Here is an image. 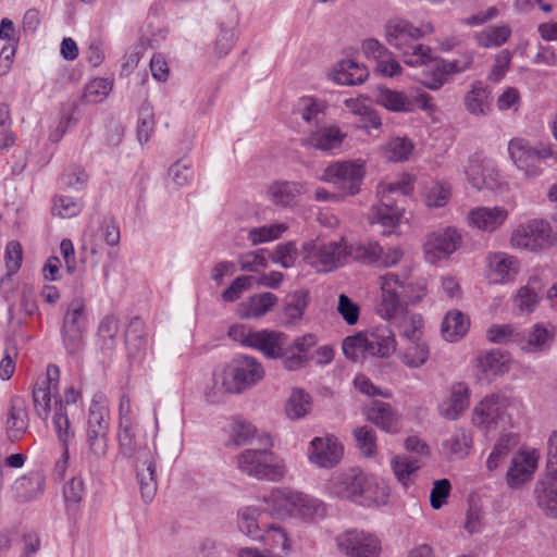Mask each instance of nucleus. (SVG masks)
I'll return each instance as SVG.
<instances>
[{"mask_svg": "<svg viewBox=\"0 0 557 557\" xmlns=\"http://www.w3.org/2000/svg\"><path fill=\"white\" fill-rule=\"evenodd\" d=\"M61 371L55 364H49L46 373L38 376L33 387V404L38 418L50 419L52 430L62 447V454L55 461L54 473L63 479L69 467V446L75 438V418L83 410L82 392L75 386H67L59 393Z\"/></svg>", "mask_w": 557, "mask_h": 557, "instance_id": "f257e3e1", "label": "nucleus"}, {"mask_svg": "<svg viewBox=\"0 0 557 557\" xmlns=\"http://www.w3.org/2000/svg\"><path fill=\"white\" fill-rule=\"evenodd\" d=\"M331 488L337 497L368 507L384 505L389 495L388 487L383 482L361 471L336 476Z\"/></svg>", "mask_w": 557, "mask_h": 557, "instance_id": "f03ea898", "label": "nucleus"}, {"mask_svg": "<svg viewBox=\"0 0 557 557\" xmlns=\"http://www.w3.org/2000/svg\"><path fill=\"white\" fill-rule=\"evenodd\" d=\"M262 500L268 505L267 510L275 518L314 519L325 515L321 500L288 487L274 488Z\"/></svg>", "mask_w": 557, "mask_h": 557, "instance_id": "7ed1b4c3", "label": "nucleus"}, {"mask_svg": "<svg viewBox=\"0 0 557 557\" xmlns=\"http://www.w3.org/2000/svg\"><path fill=\"white\" fill-rule=\"evenodd\" d=\"M396 347L395 335L387 325L358 332L343 341V352L352 361L366 357L388 358L396 351Z\"/></svg>", "mask_w": 557, "mask_h": 557, "instance_id": "20e7f679", "label": "nucleus"}, {"mask_svg": "<svg viewBox=\"0 0 557 557\" xmlns=\"http://www.w3.org/2000/svg\"><path fill=\"white\" fill-rule=\"evenodd\" d=\"M263 448H248L236 458L237 468L248 476L257 480L280 481L286 473L284 461L272 451L273 442L270 435L261 437Z\"/></svg>", "mask_w": 557, "mask_h": 557, "instance_id": "39448f33", "label": "nucleus"}, {"mask_svg": "<svg viewBox=\"0 0 557 557\" xmlns=\"http://www.w3.org/2000/svg\"><path fill=\"white\" fill-rule=\"evenodd\" d=\"M508 153L515 166L525 177H537L545 166L557 164V150L550 143H541L532 147L523 138H512L508 143Z\"/></svg>", "mask_w": 557, "mask_h": 557, "instance_id": "423d86ee", "label": "nucleus"}, {"mask_svg": "<svg viewBox=\"0 0 557 557\" xmlns=\"http://www.w3.org/2000/svg\"><path fill=\"white\" fill-rule=\"evenodd\" d=\"M264 376L262 364L249 356L235 357L220 373L214 374V385L228 394H239Z\"/></svg>", "mask_w": 557, "mask_h": 557, "instance_id": "0eeeda50", "label": "nucleus"}, {"mask_svg": "<svg viewBox=\"0 0 557 557\" xmlns=\"http://www.w3.org/2000/svg\"><path fill=\"white\" fill-rule=\"evenodd\" d=\"M510 405V399L504 395L485 396L472 410V424L485 433L510 429L512 426V417L508 411Z\"/></svg>", "mask_w": 557, "mask_h": 557, "instance_id": "6e6552de", "label": "nucleus"}, {"mask_svg": "<svg viewBox=\"0 0 557 557\" xmlns=\"http://www.w3.org/2000/svg\"><path fill=\"white\" fill-rule=\"evenodd\" d=\"M557 243V234L544 219H531L518 224L511 232L510 245L515 249L542 252Z\"/></svg>", "mask_w": 557, "mask_h": 557, "instance_id": "1a4fd4ad", "label": "nucleus"}, {"mask_svg": "<svg viewBox=\"0 0 557 557\" xmlns=\"http://www.w3.org/2000/svg\"><path fill=\"white\" fill-rule=\"evenodd\" d=\"M348 253L357 262L379 269L395 268L405 256L401 246H383L380 242L373 239L350 244Z\"/></svg>", "mask_w": 557, "mask_h": 557, "instance_id": "9d476101", "label": "nucleus"}, {"mask_svg": "<svg viewBox=\"0 0 557 557\" xmlns=\"http://www.w3.org/2000/svg\"><path fill=\"white\" fill-rule=\"evenodd\" d=\"M348 250L349 245L344 239L330 243L311 240L302 246V260L317 272H330L349 256Z\"/></svg>", "mask_w": 557, "mask_h": 557, "instance_id": "9b49d317", "label": "nucleus"}, {"mask_svg": "<svg viewBox=\"0 0 557 557\" xmlns=\"http://www.w3.org/2000/svg\"><path fill=\"white\" fill-rule=\"evenodd\" d=\"M366 176V162L361 159L336 161L324 170L322 181L336 186L341 196H355L361 189Z\"/></svg>", "mask_w": 557, "mask_h": 557, "instance_id": "f8f14e48", "label": "nucleus"}, {"mask_svg": "<svg viewBox=\"0 0 557 557\" xmlns=\"http://www.w3.org/2000/svg\"><path fill=\"white\" fill-rule=\"evenodd\" d=\"M380 298L376 306L377 314L387 321L395 320L405 312L404 284L405 274L386 272L377 277Z\"/></svg>", "mask_w": 557, "mask_h": 557, "instance_id": "ddd939ff", "label": "nucleus"}, {"mask_svg": "<svg viewBox=\"0 0 557 557\" xmlns=\"http://www.w3.org/2000/svg\"><path fill=\"white\" fill-rule=\"evenodd\" d=\"M336 546L346 557H379L382 542L374 533L350 529L336 537Z\"/></svg>", "mask_w": 557, "mask_h": 557, "instance_id": "4468645a", "label": "nucleus"}, {"mask_svg": "<svg viewBox=\"0 0 557 557\" xmlns=\"http://www.w3.org/2000/svg\"><path fill=\"white\" fill-rule=\"evenodd\" d=\"M462 243L461 232L453 226L435 230L426 235L423 253L426 262L435 264L451 256Z\"/></svg>", "mask_w": 557, "mask_h": 557, "instance_id": "2eb2a0df", "label": "nucleus"}, {"mask_svg": "<svg viewBox=\"0 0 557 557\" xmlns=\"http://www.w3.org/2000/svg\"><path fill=\"white\" fill-rule=\"evenodd\" d=\"M434 30L431 23H423L420 26L413 25L405 18H392L385 24V40L397 51L409 47L411 42H416L420 38L432 34Z\"/></svg>", "mask_w": 557, "mask_h": 557, "instance_id": "dca6fc26", "label": "nucleus"}, {"mask_svg": "<svg viewBox=\"0 0 557 557\" xmlns=\"http://www.w3.org/2000/svg\"><path fill=\"white\" fill-rule=\"evenodd\" d=\"M465 174L469 185L478 190H493L500 184L498 170L482 153L476 152L469 157L465 165Z\"/></svg>", "mask_w": 557, "mask_h": 557, "instance_id": "f3484780", "label": "nucleus"}, {"mask_svg": "<svg viewBox=\"0 0 557 557\" xmlns=\"http://www.w3.org/2000/svg\"><path fill=\"white\" fill-rule=\"evenodd\" d=\"M486 276L493 284L505 285L512 283L519 271L520 261L516 256L504 251H492L485 257Z\"/></svg>", "mask_w": 557, "mask_h": 557, "instance_id": "a211bd4d", "label": "nucleus"}, {"mask_svg": "<svg viewBox=\"0 0 557 557\" xmlns=\"http://www.w3.org/2000/svg\"><path fill=\"white\" fill-rule=\"evenodd\" d=\"M343 456V446L334 435L314 437L308 449L309 461L320 468L335 467Z\"/></svg>", "mask_w": 557, "mask_h": 557, "instance_id": "6ab92c4d", "label": "nucleus"}, {"mask_svg": "<svg viewBox=\"0 0 557 557\" xmlns=\"http://www.w3.org/2000/svg\"><path fill=\"white\" fill-rule=\"evenodd\" d=\"M509 216V211L500 206L476 207L469 211L468 225L485 233H494L500 228Z\"/></svg>", "mask_w": 557, "mask_h": 557, "instance_id": "aec40b11", "label": "nucleus"}, {"mask_svg": "<svg viewBox=\"0 0 557 557\" xmlns=\"http://www.w3.org/2000/svg\"><path fill=\"white\" fill-rule=\"evenodd\" d=\"M540 454L536 449H521L511 460L507 472V483L511 487L519 486L531 480L537 468Z\"/></svg>", "mask_w": 557, "mask_h": 557, "instance_id": "412c9836", "label": "nucleus"}, {"mask_svg": "<svg viewBox=\"0 0 557 557\" xmlns=\"http://www.w3.org/2000/svg\"><path fill=\"white\" fill-rule=\"evenodd\" d=\"M319 342L314 333H307L297 336L293 343L287 339L283 366L288 371L299 370L307 366L309 361L308 354L317 346Z\"/></svg>", "mask_w": 557, "mask_h": 557, "instance_id": "4be33fe9", "label": "nucleus"}, {"mask_svg": "<svg viewBox=\"0 0 557 557\" xmlns=\"http://www.w3.org/2000/svg\"><path fill=\"white\" fill-rule=\"evenodd\" d=\"M288 338L289 336L281 331L259 330L250 338L252 339L251 348L260 351L269 359L281 358L283 361Z\"/></svg>", "mask_w": 557, "mask_h": 557, "instance_id": "5701e85b", "label": "nucleus"}, {"mask_svg": "<svg viewBox=\"0 0 557 557\" xmlns=\"http://www.w3.org/2000/svg\"><path fill=\"white\" fill-rule=\"evenodd\" d=\"M470 388L465 382L454 383L447 397L438 405L440 414L450 421L457 420L469 407Z\"/></svg>", "mask_w": 557, "mask_h": 557, "instance_id": "b1692460", "label": "nucleus"}, {"mask_svg": "<svg viewBox=\"0 0 557 557\" xmlns=\"http://www.w3.org/2000/svg\"><path fill=\"white\" fill-rule=\"evenodd\" d=\"M374 102L393 113H412L416 110V101L403 90H396L386 86H376Z\"/></svg>", "mask_w": 557, "mask_h": 557, "instance_id": "393cba45", "label": "nucleus"}, {"mask_svg": "<svg viewBox=\"0 0 557 557\" xmlns=\"http://www.w3.org/2000/svg\"><path fill=\"white\" fill-rule=\"evenodd\" d=\"M404 213L405 210L396 205L395 198L379 199V203L370 210L369 222L381 225L384 233H391L400 224Z\"/></svg>", "mask_w": 557, "mask_h": 557, "instance_id": "a878e982", "label": "nucleus"}, {"mask_svg": "<svg viewBox=\"0 0 557 557\" xmlns=\"http://www.w3.org/2000/svg\"><path fill=\"white\" fill-rule=\"evenodd\" d=\"M0 40L5 41L0 49V76H4L12 69L20 41L17 29L8 17L0 22Z\"/></svg>", "mask_w": 557, "mask_h": 557, "instance_id": "bb28decb", "label": "nucleus"}, {"mask_svg": "<svg viewBox=\"0 0 557 557\" xmlns=\"http://www.w3.org/2000/svg\"><path fill=\"white\" fill-rule=\"evenodd\" d=\"M278 298L270 292L249 296L237 306V315L242 319H259L277 305Z\"/></svg>", "mask_w": 557, "mask_h": 557, "instance_id": "cd10ccee", "label": "nucleus"}, {"mask_svg": "<svg viewBox=\"0 0 557 557\" xmlns=\"http://www.w3.org/2000/svg\"><path fill=\"white\" fill-rule=\"evenodd\" d=\"M367 419L375 426L387 433H397L400 429L396 410L387 403L372 401L368 407Z\"/></svg>", "mask_w": 557, "mask_h": 557, "instance_id": "c85d7f7f", "label": "nucleus"}, {"mask_svg": "<svg viewBox=\"0 0 557 557\" xmlns=\"http://www.w3.org/2000/svg\"><path fill=\"white\" fill-rule=\"evenodd\" d=\"M545 283L540 275H532L524 286H521L513 297L515 307L524 314L534 311L541 299Z\"/></svg>", "mask_w": 557, "mask_h": 557, "instance_id": "c756f323", "label": "nucleus"}, {"mask_svg": "<svg viewBox=\"0 0 557 557\" xmlns=\"http://www.w3.org/2000/svg\"><path fill=\"white\" fill-rule=\"evenodd\" d=\"M478 369L482 374V379L492 381L510 370V360L508 355L499 350L486 351L478 357Z\"/></svg>", "mask_w": 557, "mask_h": 557, "instance_id": "7c9ffc66", "label": "nucleus"}, {"mask_svg": "<svg viewBox=\"0 0 557 557\" xmlns=\"http://www.w3.org/2000/svg\"><path fill=\"white\" fill-rule=\"evenodd\" d=\"M332 79L338 85H360L369 76L368 69L352 60H342L332 70Z\"/></svg>", "mask_w": 557, "mask_h": 557, "instance_id": "2f4dec72", "label": "nucleus"}, {"mask_svg": "<svg viewBox=\"0 0 557 557\" xmlns=\"http://www.w3.org/2000/svg\"><path fill=\"white\" fill-rule=\"evenodd\" d=\"M346 134L336 125H324L313 131L309 138L308 145L322 151H333L339 149Z\"/></svg>", "mask_w": 557, "mask_h": 557, "instance_id": "473e14b6", "label": "nucleus"}, {"mask_svg": "<svg viewBox=\"0 0 557 557\" xmlns=\"http://www.w3.org/2000/svg\"><path fill=\"white\" fill-rule=\"evenodd\" d=\"M304 191V185L298 182L276 181L268 187V196L276 206L292 207Z\"/></svg>", "mask_w": 557, "mask_h": 557, "instance_id": "72a5a7b5", "label": "nucleus"}, {"mask_svg": "<svg viewBox=\"0 0 557 557\" xmlns=\"http://www.w3.org/2000/svg\"><path fill=\"white\" fill-rule=\"evenodd\" d=\"M45 483V475L40 471H30L16 479L12 485V490L17 498L30 500L44 493Z\"/></svg>", "mask_w": 557, "mask_h": 557, "instance_id": "f704fd0d", "label": "nucleus"}, {"mask_svg": "<svg viewBox=\"0 0 557 557\" xmlns=\"http://www.w3.org/2000/svg\"><path fill=\"white\" fill-rule=\"evenodd\" d=\"M416 177L404 172L394 180L382 181L376 187L379 199L394 198L395 195L410 196L414 190Z\"/></svg>", "mask_w": 557, "mask_h": 557, "instance_id": "c9c22d12", "label": "nucleus"}, {"mask_svg": "<svg viewBox=\"0 0 557 557\" xmlns=\"http://www.w3.org/2000/svg\"><path fill=\"white\" fill-rule=\"evenodd\" d=\"M490 88L482 82L471 84L470 90L465 96L466 110L475 116L485 115L490 110Z\"/></svg>", "mask_w": 557, "mask_h": 557, "instance_id": "e433bc0d", "label": "nucleus"}, {"mask_svg": "<svg viewBox=\"0 0 557 557\" xmlns=\"http://www.w3.org/2000/svg\"><path fill=\"white\" fill-rule=\"evenodd\" d=\"M469 326V318L459 310H453L445 315L441 332L446 341L455 342L467 334Z\"/></svg>", "mask_w": 557, "mask_h": 557, "instance_id": "4c0bfd02", "label": "nucleus"}, {"mask_svg": "<svg viewBox=\"0 0 557 557\" xmlns=\"http://www.w3.org/2000/svg\"><path fill=\"white\" fill-rule=\"evenodd\" d=\"M472 445L473 437L471 432L458 429L443 442V449L449 456L463 459L470 454Z\"/></svg>", "mask_w": 557, "mask_h": 557, "instance_id": "58836bf2", "label": "nucleus"}, {"mask_svg": "<svg viewBox=\"0 0 557 557\" xmlns=\"http://www.w3.org/2000/svg\"><path fill=\"white\" fill-rule=\"evenodd\" d=\"M511 36L507 24L493 25L483 28L474 35L476 44L482 48H498L505 45Z\"/></svg>", "mask_w": 557, "mask_h": 557, "instance_id": "ea45409f", "label": "nucleus"}, {"mask_svg": "<svg viewBox=\"0 0 557 557\" xmlns=\"http://www.w3.org/2000/svg\"><path fill=\"white\" fill-rule=\"evenodd\" d=\"M539 506L549 517H557V469L547 475L542 488L536 490Z\"/></svg>", "mask_w": 557, "mask_h": 557, "instance_id": "a19ab883", "label": "nucleus"}, {"mask_svg": "<svg viewBox=\"0 0 557 557\" xmlns=\"http://www.w3.org/2000/svg\"><path fill=\"white\" fill-rule=\"evenodd\" d=\"M554 331L541 323L532 326L528 334L527 342L522 345V349L527 352H542L547 350L554 339Z\"/></svg>", "mask_w": 557, "mask_h": 557, "instance_id": "79ce46f5", "label": "nucleus"}, {"mask_svg": "<svg viewBox=\"0 0 557 557\" xmlns=\"http://www.w3.org/2000/svg\"><path fill=\"white\" fill-rule=\"evenodd\" d=\"M261 511L256 506H246L238 511V528L248 537L260 541L264 540V532L258 524Z\"/></svg>", "mask_w": 557, "mask_h": 557, "instance_id": "37998d69", "label": "nucleus"}, {"mask_svg": "<svg viewBox=\"0 0 557 557\" xmlns=\"http://www.w3.org/2000/svg\"><path fill=\"white\" fill-rule=\"evenodd\" d=\"M309 305V294L306 290H296L288 295L284 308L283 315L286 324H292L302 319Z\"/></svg>", "mask_w": 557, "mask_h": 557, "instance_id": "c03bdc74", "label": "nucleus"}, {"mask_svg": "<svg viewBox=\"0 0 557 557\" xmlns=\"http://www.w3.org/2000/svg\"><path fill=\"white\" fill-rule=\"evenodd\" d=\"M421 466V461L418 458L405 455H396L391 459V467L395 476L406 487L411 483V475L414 474Z\"/></svg>", "mask_w": 557, "mask_h": 557, "instance_id": "a18cd8bd", "label": "nucleus"}, {"mask_svg": "<svg viewBox=\"0 0 557 557\" xmlns=\"http://www.w3.org/2000/svg\"><path fill=\"white\" fill-rule=\"evenodd\" d=\"M109 410L100 401L92 399L89 406L86 433L108 434Z\"/></svg>", "mask_w": 557, "mask_h": 557, "instance_id": "49530a36", "label": "nucleus"}, {"mask_svg": "<svg viewBox=\"0 0 557 557\" xmlns=\"http://www.w3.org/2000/svg\"><path fill=\"white\" fill-rule=\"evenodd\" d=\"M451 196V187L448 183L431 182L422 191L424 203L429 208H441L448 203Z\"/></svg>", "mask_w": 557, "mask_h": 557, "instance_id": "de8ad7c7", "label": "nucleus"}, {"mask_svg": "<svg viewBox=\"0 0 557 557\" xmlns=\"http://www.w3.org/2000/svg\"><path fill=\"white\" fill-rule=\"evenodd\" d=\"M404 300L405 311L408 306H416L423 301L429 294V282L426 277L420 276L411 281L408 280V275L405 274L404 284Z\"/></svg>", "mask_w": 557, "mask_h": 557, "instance_id": "09e8293b", "label": "nucleus"}, {"mask_svg": "<svg viewBox=\"0 0 557 557\" xmlns=\"http://www.w3.org/2000/svg\"><path fill=\"white\" fill-rule=\"evenodd\" d=\"M117 441L120 451L124 457L132 458L135 456L137 450L135 421L124 420V422H119Z\"/></svg>", "mask_w": 557, "mask_h": 557, "instance_id": "8fccbe9b", "label": "nucleus"}, {"mask_svg": "<svg viewBox=\"0 0 557 557\" xmlns=\"http://www.w3.org/2000/svg\"><path fill=\"white\" fill-rule=\"evenodd\" d=\"M413 150V144L407 137L391 138L383 147V156L392 162L406 161Z\"/></svg>", "mask_w": 557, "mask_h": 557, "instance_id": "3c124183", "label": "nucleus"}, {"mask_svg": "<svg viewBox=\"0 0 557 557\" xmlns=\"http://www.w3.org/2000/svg\"><path fill=\"white\" fill-rule=\"evenodd\" d=\"M403 319L398 325L400 336L411 342L422 341L423 318L419 313L408 312L407 310L401 313Z\"/></svg>", "mask_w": 557, "mask_h": 557, "instance_id": "603ef678", "label": "nucleus"}, {"mask_svg": "<svg viewBox=\"0 0 557 557\" xmlns=\"http://www.w3.org/2000/svg\"><path fill=\"white\" fill-rule=\"evenodd\" d=\"M28 426L27 412L22 407L12 406L7 418L8 436L11 441H18Z\"/></svg>", "mask_w": 557, "mask_h": 557, "instance_id": "864d4df0", "label": "nucleus"}, {"mask_svg": "<svg viewBox=\"0 0 557 557\" xmlns=\"http://www.w3.org/2000/svg\"><path fill=\"white\" fill-rule=\"evenodd\" d=\"M430 357V349L425 342H411L410 346L400 354L401 362L408 368L422 367Z\"/></svg>", "mask_w": 557, "mask_h": 557, "instance_id": "5fc2aeb1", "label": "nucleus"}, {"mask_svg": "<svg viewBox=\"0 0 557 557\" xmlns=\"http://www.w3.org/2000/svg\"><path fill=\"white\" fill-rule=\"evenodd\" d=\"M311 408L310 395L302 389H294L286 403V413L290 419H300L305 417Z\"/></svg>", "mask_w": 557, "mask_h": 557, "instance_id": "6e6d98bb", "label": "nucleus"}, {"mask_svg": "<svg viewBox=\"0 0 557 557\" xmlns=\"http://www.w3.org/2000/svg\"><path fill=\"white\" fill-rule=\"evenodd\" d=\"M326 103L313 97H301L296 107V111L308 123L319 122V116L324 115Z\"/></svg>", "mask_w": 557, "mask_h": 557, "instance_id": "4d7b16f0", "label": "nucleus"}, {"mask_svg": "<svg viewBox=\"0 0 557 557\" xmlns=\"http://www.w3.org/2000/svg\"><path fill=\"white\" fill-rule=\"evenodd\" d=\"M399 53L404 62L409 66H420L432 61L431 48L422 44L411 42L409 47H406Z\"/></svg>", "mask_w": 557, "mask_h": 557, "instance_id": "13d9d810", "label": "nucleus"}, {"mask_svg": "<svg viewBox=\"0 0 557 557\" xmlns=\"http://www.w3.org/2000/svg\"><path fill=\"white\" fill-rule=\"evenodd\" d=\"M287 230L288 225L285 223L263 225L257 228H251L248 233V239L252 245H258L280 238Z\"/></svg>", "mask_w": 557, "mask_h": 557, "instance_id": "bf43d9fd", "label": "nucleus"}, {"mask_svg": "<svg viewBox=\"0 0 557 557\" xmlns=\"http://www.w3.org/2000/svg\"><path fill=\"white\" fill-rule=\"evenodd\" d=\"M112 90V82L108 78L97 77L91 79L84 90L83 98L88 103H98Z\"/></svg>", "mask_w": 557, "mask_h": 557, "instance_id": "052dcab7", "label": "nucleus"}, {"mask_svg": "<svg viewBox=\"0 0 557 557\" xmlns=\"http://www.w3.org/2000/svg\"><path fill=\"white\" fill-rule=\"evenodd\" d=\"M447 81L438 60L424 64L421 78L419 82L431 90L440 89Z\"/></svg>", "mask_w": 557, "mask_h": 557, "instance_id": "680f3d73", "label": "nucleus"}, {"mask_svg": "<svg viewBox=\"0 0 557 557\" xmlns=\"http://www.w3.org/2000/svg\"><path fill=\"white\" fill-rule=\"evenodd\" d=\"M86 494L84 480L81 476L72 478L63 487V497L67 510L76 509Z\"/></svg>", "mask_w": 557, "mask_h": 557, "instance_id": "e2e57ef3", "label": "nucleus"}, {"mask_svg": "<svg viewBox=\"0 0 557 557\" xmlns=\"http://www.w3.org/2000/svg\"><path fill=\"white\" fill-rule=\"evenodd\" d=\"M83 203L70 196H58L53 200L52 214L61 219H71L79 214Z\"/></svg>", "mask_w": 557, "mask_h": 557, "instance_id": "0e129e2a", "label": "nucleus"}, {"mask_svg": "<svg viewBox=\"0 0 557 557\" xmlns=\"http://www.w3.org/2000/svg\"><path fill=\"white\" fill-rule=\"evenodd\" d=\"M85 304L81 299L73 300L65 312L62 326L84 331L86 323Z\"/></svg>", "mask_w": 557, "mask_h": 557, "instance_id": "69168bd1", "label": "nucleus"}, {"mask_svg": "<svg viewBox=\"0 0 557 557\" xmlns=\"http://www.w3.org/2000/svg\"><path fill=\"white\" fill-rule=\"evenodd\" d=\"M510 453V435L502 436L494 445L486 460L488 471L496 470L508 458Z\"/></svg>", "mask_w": 557, "mask_h": 557, "instance_id": "338daca9", "label": "nucleus"}, {"mask_svg": "<svg viewBox=\"0 0 557 557\" xmlns=\"http://www.w3.org/2000/svg\"><path fill=\"white\" fill-rule=\"evenodd\" d=\"M296 258L297 248L293 242L277 245L274 251L271 253L272 262L280 264L285 269L293 267Z\"/></svg>", "mask_w": 557, "mask_h": 557, "instance_id": "774afa93", "label": "nucleus"}]
</instances>
